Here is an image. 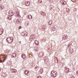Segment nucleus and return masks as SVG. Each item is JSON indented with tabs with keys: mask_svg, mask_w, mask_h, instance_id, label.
<instances>
[{
	"mask_svg": "<svg viewBox=\"0 0 78 78\" xmlns=\"http://www.w3.org/2000/svg\"><path fill=\"white\" fill-rule=\"evenodd\" d=\"M75 0H71L72 2H73V1H74Z\"/></svg>",
	"mask_w": 78,
	"mask_h": 78,
	"instance_id": "nucleus-26",
	"label": "nucleus"
},
{
	"mask_svg": "<svg viewBox=\"0 0 78 78\" xmlns=\"http://www.w3.org/2000/svg\"><path fill=\"white\" fill-rule=\"evenodd\" d=\"M28 19H29V20H30V19H31L33 17H32V16L31 15H28Z\"/></svg>",
	"mask_w": 78,
	"mask_h": 78,
	"instance_id": "nucleus-9",
	"label": "nucleus"
},
{
	"mask_svg": "<svg viewBox=\"0 0 78 78\" xmlns=\"http://www.w3.org/2000/svg\"><path fill=\"white\" fill-rule=\"evenodd\" d=\"M16 54H15V57H16Z\"/></svg>",
	"mask_w": 78,
	"mask_h": 78,
	"instance_id": "nucleus-27",
	"label": "nucleus"
},
{
	"mask_svg": "<svg viewBox=\"0 0 78 78\" xmlns=\"http://www.w3.org/2000/svg\"><path fill=\"white\" fill-rule=\"evenodd\" d=\"M1 0H0V1H1Z\"/></svg>",
	"mask_w": 78,
	"mask_h": 78,
	"instance_id": "nucleus-28",
	"label": "nucleus"
},
{
	"mask_svg": "<svg viewBox=\"0 0 78 78\" xmlns=\"http://www.w3.org/2000/svg\"><path fill=\"white\" fill-rule=\"evenodd\" d=\"M35 38V36L34 35H31L30 37V40L31 41L33 39Z\"/></svg>",
	"mask_w": 78,
	"mask_h": 78,
	"instance_id": "nucleus-8",
	"label": "nucleus"
},
{
	"mask_svg": "<svg viewBox=\"0 0 78 78\" xmlns=\"http://www.w3.org/2000/svg\"><path fill=\"white\" fill-rule=\"evenodd\" d=\"M77 73H78V72H77Z\"/></svg>",
	"mask_w": 78,
	"mask_h": 78,
	"instance_id": "nucleus-29",
	"label": "nucleus"
},
{
	"mask_svg": "<svg viewBox=\"0 0 78 78\" xmlns=\"http://www.w3.org/2000/svg\"><path fill=\"white\" fill-rule=\"evenodd\" d=\"M35 43L37 45H39V41L37 40H35Z\"/></svg>",
	"mask_w": 78,
	"mask_h": 78,
	"instance_id": "nucleus-15",
	"label": "nucleus"
},
{
	"mask_svg": "<svg viewBox=\"0 0 78 78\" xmlns=\"http://www.w3.org/2000/svg\"><path fill=\"white\" fill-rule=\"evenodd\" d=\"M6 41L8 43H11L13 41V38L12 37H8Z\"/></svg>",
	"mask_w": 78,
	"mask_h": 78,
	"instance_id": "nucleus-1",
	"label": "nucleus"
},
{
	"mask_svg": "<svg viewBox=\"0 0 78 78\" xmlns=\"http://www.w3.org/2000/svg\"><path fill=\"white\" fill-rule=\"evenodd\" d=\"M1 8L2 9H3V8H4V6H1Z\"/></svg>",
	"mask_w": 78,
	"mask_h": 78,
	"instance_id": "nucleus-21",
	"label": "nucleus"
},
{
	"mask_svg": "<svg viewBox=\"0 0 78 78\" xmlns=\"http://www.w3.org/2000/svg\"><path fill=\"white\" fill-rule=\"evenodd\" d=\"M0 60L1 62H4L5 59H4V57L3 56V55H0Z\"/></svg>",
	"mask_w": 78,
	"mask_h": 78,
	"instance_id": "nucleus-3",
	"label": "nucleus"
},
{
	"mask_svg": "<svg viewBox=\"0 0 78 78\" xmlns=\"http://www.w3.org/2000/svg\"><path fill=\"white\" fill-rule=\"evenodd\" d=\"M35 70H36L37 69V67H35Z\"/></svg>",
	"mask_w": 78,
	"mask_h": 78,
	"instance_id": "nucleus-25",
	"label": "nucleus"
},
{
	"mask_svg": "<svg viewBox=\"0 0 78 78\" xmlns=\"http://www.w3.org/2000/svg\"><path fill=\"white\" fill-rule=\"evenodd\" d=\"M49 25H51L52 24V21H50L49 22Z\"/></svg>",
	"mask_w": 78,
	"mask_h": 78,
	"instance_id": "nucleus-20",
	"label": "nucleus"
},
{
	"mask_svg": "<svg viewBox=\"0 0 78 78\" xmlns=\"http://www.w3.org/2000/svg\"><path fill=\"white\" fill-rule=\"evenodd\" d=\"M7 19H8V20H11V19H12L11 17L10 16H8L7 17Z\"/></svg>",
	"mask_w": 78,
	"mask_h": 78,
	"instance_id": "nucleus-17",
	"label": "nucleus"
},
{
	"mask_svg": "<svg viewBox=\"0 0 78 78\" xmlns=\"http://www.w3.org/2000/svg\"><path fill=\"white\" fill-rule=\"evenodd\" d=\"M3 30L2 29H0V35L2 34V33H3Z\"/></svg>",
	"mask_w": 78,
	"mask_h": 78,
	"instance_id": "nucleus-14",
	"label": "nucleus"
},
{
	"mask_svg": "<svg viewBox=\"0 0 78 78\" xmlns=\"http://www.w3.org/2000/svg\"><path fill=\"white\" fill-rule=\"evenodd\" d=\"M67 38V35L66 34L63 35L62 36V39L63 40H65Z\"/></svg>",
	"mask_w": 78,
	"mask_h": 78,
	"instance_id": "nucleus-5",
	"label": "nucleus"
},
{
	"mask_svg": "<svg viewBox=\"0 0 78 78\" xmlns=\"http://www.w3.org/2000/svg\"><path fill=\"white\" fill-rule=\"evenodd\" d=\"M15 13H16V16H17V17H18V16H19V12H16Z\"/></svg>",
	"mask_w": 78,
	"mask_h": 78,
	"instance_id": "nucleus-16",
	"label": "nucleus"
},
{
	"mask_svg": "<svg viewBox=\"0 0 78 78\" xmlns=\"http://www.w3.org/2000/svg\"><path fill=\"white\" fill-rule=\"evenodd\" d=\"M44 60L45 62H48V58H44Z\"/></svg>",
	"mask_w": 78,
	"mask_h": 78,
	"instance_id": "nucleus-11",
	"label": "nucleus"
},
{
	"mask_svg": "<svg viewBox=\"0 0 78 78\" xmlns=\"http://www.w3.org/2000/svg\"><path fill=\"white\" fill-rule=\"evenodd\" d=\"M7 52H9V50H6Z\"/></svg>",
	"mask_w": 78,
	"mask_h": 78,
	"instance_id": "nucleus-24",
	"label": "nucleus"
},
{
	"mask_svg": "<svg viewBox=\"0 0 78 78\" xmlns=\"http://www.w3.org/2000/svg\"><path fill=\"white\" fill-rule=\"evenodd\" d=\"M69 68H67L65 70V72L67 73V72H69Z\"/></svg>",
	"mask_w": 78,
	"mask_h": 78,
	"instance_id": "nucleus-18",
	"label": "nucleus"
},
{
	"mask_svg": "<svg viewBox=\"0 0 78 78\" xmlns=\"http://www.w3.org/2000/svg\"><path fill=\"white\" fill-rule=\"evenodd\" d=\"M25 5L26 6H28L30 5V1H26L25 3Z\"/></svg>",
	"mask_w": 78,
	"mask_h": 78,
	"instance_id": "nucleus-6",
	"label": "nucleus"
},
{
	"mask_svg": "<svg viewBox=\"0 0 78 78\" xmlns=\"http://www.w3.org/2000/svg\"><path fill=\"white\" fill-rule=\"evenodd\" d=\"M9 15H10V16H13V12H12V10H10L9 12Z\"/></svg>",
	"mask_w": 78,
	"mask_h": 78,
	"instance_id": "nucleus-4",
	"label": "nucleus"
},
{
	"mask_svg": "<svg viewBox=\"0 0 78 78\" xmlns=\"http://www.w3.org/2000/svg\"><path fill=\"white\" fill-rule=\"evenodd\" d=\"M57 75V72L56 71H52L51 72V75L52 76H53L55 78L56 76V75Z\"/></svg>",
	"mask_w": 78,
	"mask_h": 78,
	"instance_id": "nucleus-2",
	"label": "nucleus"
},
{
	"mask_svg": "<svg viewBox=\"0 0 78 78\" xmlns=\"http://www.w3.org/2000/svg\"><path fill=\"white\" fill-rule=\"evenodd\" d=\"M19 30H20V29H21L22 28V27L21 26H20L18 28Z\"/></svg>",
	"mask_w": 78,
	"mask_h": 78,
	"instance_id": "nucleus-22",
	"label": "nucleus"
},
{
	"mask_svg": "<svg viewBox=\"0 0 78 78\" xmlns=\"http://www.w3.org/2000/svg\"><path fill=\"white\" fill-rule=\"evenodd\" d=\"M21 56H22V58H23V59H25V58H26V55H25L24 54H22Z\"/></svg>",
	"mask_w": 78,
	"mask_h": 78,
	"instance_id": "nucleus-10",
	"label": "nucleus"
},
{
	"mask_svg": "<svg viewBox=\"0 0 78 78\" xmlns=\"http://www.w3.org/2000/svg\"><path fill=\"white\" fill-rule=\"evenodd\" d=\"M61 3L62 4H63V5H66V3L64 1H61Z\"/></svg>",
	"mask_w": 78,
	"mask_h": 78,
	"instance_id": "nucleus-13",
	"label": "nucleus"
},
{
	"mask_svg": "<svg viewBox=\"0 0 78 78\" xmlns=\"http://www.w3.org/2000/svg\"><path fill=\"white\" fill-rule=\"evenodd\" d=\"M24 73H25V75H27L28 73H29V71L28 70H25L24 72Z\"/></svg>",
	"mask_w": 78,
	"mask_h": 78,
	"instance_id": "nucleus-12",
	"label": "nucleus"
},
{
	"mask_svg": "<svg viewBox=\"0 0 78 78\" xmlns=\"http://www.w3.org/2000/svg\"><path fill=\"white\" fill-rule=\"evenodd\" d=\"M11 71L12 73H16V72H17V70L15 69H11Z\"/></svg>",
	"mask_w": 78,
	"mask_h": 78,
	"instance_id": "nucleus-7",
	"label": "nucleus"
},
{
	"mask_svg": "<svg viewBox=\"0 0 78 78\" xmlns=\"http://www.w3.org/2000/svg\"><path fill=\"white\" fill-rule=\"evenodd\" d=\"M34 49L35 51H37V50H38V48L37 47H35Z\"/></svg>",
	"mask_w": 78,
	"mask_h": 78,
	"instance_id": "nucleus-19",
	"label": "nucleus"
},
{
	"mask_svg": "<svg viewBox=\"0 0 78 78\" xmlns=\"http://www.w3.org/2000/svg\"><path fill=\"white\" fill-rule=\"evenodd\" d=\"M73 3H76V1H75L74 0V1H73Z\"/></svg>",
	"mask_w": 78,
	"mask_h": 78,
	"instance_id": "nucleus-23",
	"label": "nucleus"
}]
</instances>
